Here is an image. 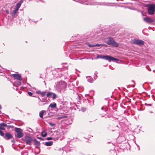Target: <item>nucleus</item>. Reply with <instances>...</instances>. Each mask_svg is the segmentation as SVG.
<instances>
[{
    "instance_id": "obj_1",
    "label": "nucleus",
    "mask_w": 155,
    "mask_h": 155,
    "mask_svg": "<svg viewBox=\"0 0 155 155\" xmlns=\"http://www.w3.org/2000/svg\"><path fill=\"white\" fill-rule=\"evenodd\" d=\"M67 85L65 81H61L56 84V89L60 92H63L65 91Z\"/></svg>"
},
{
    "instance_id": "obj_2",
    "label": "nucleus",
    "mask_w": 155,
    "mask_h": 155,
    "mask_svg": "<svg viewBox=\"0 0 155 155\" xmlns=\"http://www.w3.org/2000/svg\"><path fill=\"white\" fill-rule=\"evenodd\" d=\"M99 58L104 59L107 60L108 61L110 62L111 61H119V59L116 58H114L112 56L108 55L104 56L103 55H97L96 58L95 59H97Z\"/></svg>"
},
{
    "instance_id": "obj_3",
    "label": "nucleus",
    "mask_w": 155,
    "mask_h": 155,
    "mask_svg": "<svg viewBox=\"0 0 155 155\" xmlns=\"http://www.w3.org/2000/svg\"><path fill=\"white\" fill-rule=\"evenodd\" d=\"M106 43L108 45H111L113 46L116 47H117L118 46V44L112 38H109Z\"/></svg>"
},
{
    "instance_id": "obj_4",
    "label": "nucleus",
    "mask_w": 155,
    "mask_h": 155,
    "mask_svg": "<svg viewBox=\"0 0 155 155\" xmlns=\"http://www.w3.org/2000/svg\"><path fill=\"white\" fill-rule=\"evenodd\" d=\"M148 10L149 14L153 15L155 12V5L153 4H149L148 6Z\"/></svg>"
},
{
    "instance_id": "obj_5",
    "label": "nucleus",
    "mask_w": 155,
    "mask_h": 155,
    "mask_svg": "<svg viewBox=\"0 0 155 155\" xmlns=\"http://www.w3.org/2000/svg\"><path fill=\"white\" fill-rule=\"evenodd\" d=\"M15 131L17 133L16 137L18 138H21L24 136V134L22 133L23 130L19 128L16 127L15 130Z\"/></svg>"
},
{
    "instance_id": "obj_6",
    "label": "nucleus",
    "mask_w": 155,
    "mask_h": 155,
    "mask_svg": "<svg viewBox=\"0 0 155 155\" xmlns=\"http://www.w3.org/2000/svg\"><path fill=\"white\" fill-rule=\"evenodd\" d=\"M133 43L139 45H143L144 44V41L141 40L134 39L133 40Z\"/></svg>"
},
{
    "instance_id": "obj_7",
    "label": "nucleus",
    "mask_w": 155,
    "mask_h": 155,
    "mask_svg": "<svg viewBox=\"0 0 155 155\" xmlns=\"http://www.w3.org/2000/svg\"><path fill=\"white\" fill-rule=\"evenodd\" d=\"M24 138V140L26 141L27 144H31V142L32 141L33 139L30 137L26 136Z\"/></svg>"
},
{
    "instance_id": "obj_8",
    "label": "nucleus",
    "mask_w": 155,
    "mask_h": 155,
    "mask_svg": "<svg viewBox=\"0 0 155 155\" xmlns=\"http://www.w3.org/2000/svg\"><path fill=\"white\" fill-rule=\"evenodd\" d=\"M12 137L13 136L11 134L7 132L5 133L3 138L6 140H8L9 139H11Z\"/></svg>"
},
{
    "instance_id": "obj_9",
    "label": "nucleus",
    "mask_w": 155,
    "mask_h": 155,
    "mask_svg": "<svg viewBox=\"0 0 155 155\" xmlns=\"http://www.w3.org/2000/svg\"><path fill=\"white\" fill-rule=\"evenodd\" d=\"M12 76L15 79H16L18 80L19 81H21L22 80V78L21 75L19 74H12Z\"/></svg>"
},
{
    "instance_id": "obj_10",
    "label": "nucleus",
    "mask_w": 155,
    "mask_h": 155,
    "mask_svg": "<svg viewBox=\"0 0 155 155\" xmlns=\"http://www.w3.org/2000/svg\"><path fill=\"white\" fill-rule=\"evenodd\" d=\"M143 19L144 21L147 23H151L154 21L153 20L147 17L144 18H143Z\"/></svg>"
},
{
    "instance_id": "obj_11",
    "label": "nucleus",
    "mask_w": 155,
    "mask_h": 155,
    "mask_svg": "<svg viewBox=\"0 0 155 155\" xmlns=\"http://www.w3.org/2000/svg\"><path fill=\"white\" fill-rule=\"evenodd\" d=\"M7 125L6 124L4 123H2L0 124V130H5V127H7Z\"/></svg>"
},
{
    "instance_id": "obj_12",
    "label": "nucleus",
    "mask_w": 155,
    "mask_h": 155,
    "mask_svg": "<svg viewBox=\"0 0 155 155\" xmlns=\"http://www.w3.org/2000/svg\"><path fill=\"white\" fill-rule=\"evenodd\" d=\"M23 2V0H21L18 3L16 4V7L17 9L18 10L19 9Z\"/></svg>"
},
{
    "instance_id": "obj_13",
    "label": "nucleus",
    "mask_w": 155,
    "mask_h": 155,
    "mask_svg": "<svg viewBox=\"0 0 155 155\" xmlns=\"http://www.w3.org/2000/svg\"><path fill=\"white\" fill-rule=\"evenodd\" d=\"M32 141L34 142V144L36 145H40L39 142L36 139H34L32 140Z\"/></svg>"
},
{
    "instance_id": "obj_14",
    "label": "nucleus",
    "mask_w": 155,
    "mask_h": 155,
    "mask_svg": "<svg viewBox=\"0 0 155 155\" xmlns=\"http://www.w3.org/2000/svg\"><path fill=\"white\" fill-rule=\"evenodd\" d=\"M56 104L55 103H51L49 106V107H50L52 108H54L56 107Z\"/></svg>"
},
{
    "instance_id": "obj_15",
    "label": "nucleus",
    "mask_w": 155,
    "mask_h": 155,
    "mask_svg": "<svg viewBox=\"0 0 155 155\" xmlns=\"http://www.w3.org/2000/svg\"><path fill=\"white\" fill-rule=\"evenodd\" d=\"M45 110H41L39 112V115L40 117L41 118H43V115L44 112H45Z\"/></svg>"
},
{
    "instance_id": "obj_16",
    "label": "nucleus",
    "mask_w": 155,
    "mask_h": 155,
    "mask_svg": "<svg viewBox=\"0 0 155 155\" xmlns=\"http://www.w3.org/2000/svg\"><path fill=\"white\" fill-rule=\"evenodd\" d=\"M18 10L16 8L15 9L13 12L12 13H11V14L12 15V16H14L15 15V14H16L17 11H18Z\"/></svg>"
},
{
    "instance_id": "obj_17",
    "label": "nucleus",
    "mask_w": 155,
    "mask_h": 155,
    "mask_svg": "<svg viewBox=\"0 0 155 155\" xmlns=\"http://www.w3.org/2000/svg\"><path fill=\"white\" fill-rule=\"evenodd\" d=\"M87 80L88 82L90 83H92L93 82V79L91 78L90 77H87Z\"/></svg>"
},
{
    "instance_id": "obj_18",
    "label": "nucleus",
    "mask_w": 155,
    "mask_h": 155,
    "mask_svg": "<svg viewBox=\"0 0 155 155\" xmlns=\"http://www.w3.org/2000/svg\"><path fill=\"white\" fill-rule=\"evenodd\" d=\"M41 135H42V137H45L47 135V132H46V131H42L41 133Z\"/></svg>"
},
{
    "instance_id": "obj_19",
    "label": "nucleus",
    "mask_w": 155,
    "mask_h": 155,
    "mask_svg": "<svg viewBox=\"0 0 155 155\" xmlns=\"http://www.w3.org/2000/svg\"><path fill=\"white\" fill-rule=\"evenodd\" d=\"M40 101L42 102H47V100L46 98H43L42 99H40Z\"/></svg>"
},
{
    "instance_id": "obj_20",
    "label": "nucleus",
    "mask_w": 155,
    "mask_h": 155,
    "mask_svg": "<svg viewBox=\"0 0 155 155\" xmlns=\"http://www.w3.org/2000/svg\"><path fill=\"white\" fill-rule=\"evenodd\" d=\"M52 95V93L51 92H48L47 95V97H51Z\"/></svg>"
},
{
    "instance_id": "obj_21",
    "label": "nucleus",
    "mask_w": 155,
    "mask_h": 155,
    "mask_svg": "<svg viewBox=\"0 0 155 155\" xmlns=\"http://www.w3.org/2000/svg\"><path fill=\"white\" fill-rule=\"evenodd\" d=\"M52 144L53 142L52 141H49L45 143V145H51Z\"/></svg>"
},
{
    "instance_id": "obj_22",
    "label": "nucleus",
    "mask_w": 155,
    "mask_h": 155,
    "mask_svg": "<svg viewBox=\"0 0 155 155\" xmlns=\"http://www.w3.org/2000/svg\"><path fill=\"white\" fill-rule=\"evenodd\" d=\"M67 117V116H61L57 117V119L58 120H59L63 118H66Z\"/></svg>"
},
{
    "instance_id": "obj_23",
    "label": "nucleus",
    "mask_w": 155,
    "mask_h": 155,
    "mask_svg": "<svg viewBox=\"0 0 155 155\" xmlns=\"http://www.w3.org/2000/svg\"><path fill=\"white\" fill-rule=\"evenodd\" d=\"M18 148H19L21 149H23L24 148V147H20V146H14V147H13V148L15 149L16 150V149Z\"/></svg>"
},
{
    "instance_id": "obj_24",
    "label": "nucleus",
    "mask_w": 155,
    "mask_h": 155,
    "mask_svg": "<svg viewBox=\"0 0 155 155\" xmlns=\"http://www.w3.org/2000/svg\"><path fill=\"white\" fill-rule=\"evenodd\" d=\"M46 94V92L45 91H43L41 92L40 94L41 95L42 97H43Z\"/></svg>"
},
{
    "instance_id": "obj_25",
    "label": "nucleus",
    "mask_w": 155,
    "mask_h": 155,
    "mask_svg": "<svg viewBox=\"0 0 155 155\" xmlns=\"http://www.w3.org/2000/svg\"><path fill=\"white\" fill-rule=\"evenodd\" d=\"M0 135L2 137H3L4 135V134L3 132L1 130H0Z\"/></svg>"
},
{
    "instance_id": "obj_26",
    "label": "nucleus",
    "mask_w": 155,
    "mask_h": 155,
    "mask_svg": "<svg viewBox=\"0 0 155 155\" xmlns=\"http://www.w3.org/2000/svg\"><path fill=\"white\" fill-rule=\"evenodd\" d=\"M52 98L53 99H55L56 97V95L55 93H52Z\"/></svg>"
},
{
    "instance_id": "obj_27",
    "label": "nucleus",
    "mask_w": 155,
    "mask_h": 155,
    "mask_svg": "<svg viewBox=\"0 0 155 155\" xmlns=\"http://www.w3.org/2000/svg\"><path fill=\"white\" fill-rule=\"evenodd\" d=\"M15 83L18 85H20L21 84V82L19 81L16 82Z\"/></svg>"
},
{
    "instance_id": "obj_28",
    "label": "nucleus",
    "mask_w": 155,
    "mask_h": 155,
    "mask_svg": "<svg viewBox=\"0 0 155 155\" xmlns=\"http://www.w3.org/2000/svg\"><path fill=\"white\" fill-rule=\"evenodd\" d=\"M49 124L52 127L54 126L55 125V124H54L52 123H49Z\"/></svg>"
},
{
    "instance_id": "obj_29",
    "label": "nucleus",
    "mask_w": 155,
    "mask_h": 155,
    "mask_svg": "<svg viewBox=\"0 0 155 155\" xmlns=\"http://www.w3.org/2000/svg\"><path fill=\"white\" fill-rule=\"evenodd\" d=\"M145 105L148 106H152V104H148L147 103H145Z\"/></svg>"
},
{
    "instance_id": "obj_30",
    "label": "nucleus",
    "mask_w": 155,
    "mask_h": 155,
    "mask_svg": "<svg viewBox=\"0 0 155 155\" xmlns=\"http://www.w3.org/2000/svg\"><path fill=\"white\" fill-rule=\"evenodd\" d=\"M28 94L30 96H31L33 94L32 93L30 92H28Z\"/></svg>"
},
{
    "instance_id": "obj_31",
    "label": "nucleus",
    "mask_w": 155,
    "mask_h": 155,
    "mask_svg": "<svg viewBox=\"0 0 155 155\" xmlns=\"http://www.w3.org/2000/svg\"><path fill=\"white\" fill-rule=\"evenodd\" d=\"M135 146V148L136 149H137L138 150H140V148H139V146Z\"/></svg>"
},
{
    "instance_id": "obj_32",
    "label": "nucleus",
    "mask_w": 155,
    "mask_h": 155,
    "mask_svg": "<svg viewBox=\"0 0 155 155\" xmlns=\"http://www.w3.org/2000/svg\"><path fill=\"white\" fill-rule=\"evenodd\" d=\"M37 150H38L39 151V146H37L36 147L35 151H37Z\"/></svg>"
},
{
    "instance_id": "obj_33",
    "label": "nucleus",
    "mask_w": 155,
    "mask_h": 155,
    "mask_svg": "<svg viewBox=\"0 0 155 155\" xmlns=\"http://www.w3.org/2000/svg\"><path fill=\"white\" fill-rule=\"evenodd\" d=\"M7 127H8V129H9L10 128H13V126H10V125H8V126L7 125Z\"/></svg>"
},
{
    "instance_id": "obj_34",
    "label": "nucleus",
    "mask_w": 155,
    "mask_h": 155,
    "mask_svg": "<svg viewBox=\"0 0 155 155\" xmlns=\"http://www.w3.org/2000/svg\"><path fill=\"white\" fill-rule=\"evenodd\" d=\"M89 46L91 47H95V45H89Z\"/></svg>"
},
{
    "instance_id": "obj_35",
    "label": "nucleus",
    "mask_w": 155,
    "mask_h": 155,
    "mask_svg": "<svg viewBox=\"0 0 155 155\" xmlns=\"http://www.w3.org/2000/svg\"><path fill=\"white\" fill-rule=\"evenodd\" d=\"M47 139L48 140H50L52 139V138L50 137H47Z\"/></svg>"
},
{
    "instance_id": "obj_36",
    "label": "nucleus",
    "mask_w": 155,
    "mask_h": 155,
    "mask_svg": "<svg viewBox=\"0 0 155 155\" xmlns=\"http://www.w3.org/2000/svg\"><path fill=\"white\" fill-rule=\"evenodd\" d=\"M101 45H101V44H97L96 45H95V46H100Z\"/></svg>"
},
{
    "instance_id": "obj_37",
    "label": "nucleus",
    "mask_w": 155,
    "mask_h": 155,
    "mask_svg": "<svg viewBox=\"0 0 155 155\" xmlns=\"http://www.w3.org/2000/svg\"><path fill=\"white\" fill-rule=\"evenodd\" d=\"M41 92L40 91H36V93L38 94H41Z\"/></svg>"
},
{
    "instance_id": "obj_38",
    "label": "nucleus",
    "mask_w": 155,
    "mask_h": 155,
    "mask_svg": "<svg viewBox=\"0 0 155 155\" xmlns=\"http://www.w3.org/2000/svg\"><path fill=\"white\" fill-rule=\"evenodd\" d=\"M81 110L83 112H84L85 110L84 108H82Z\"/></svg>"
},
{
    "instance_id": "obj_39",
    "label": "nucleus",
    "mask_w": 155,
    "mask_h": 155,
    "mask_svg": "<svg viewBox=\"0 0 155 155\" xmlns=\"http://www.w3.org/2000/svg\"><path fill=\"white\" fill-rule=\"evenodd\" d=\"M37 138L39 139H40L41 140H42V138L40 137H38Z\"/></svg>"
},
{
    "instance_id": "obj_40",
    "label": "nucleus",
    "mask_w": 155,
    "mask_h": 155,
    "mask_svg": "<svg viewBox=\"0 0 155 155\" xmlns=\"http://www.w3.org/2000/svg\"><path fill=\"white\" fill-rule=\"evenodd\" d=\"M6 13H7V14H8V13H9L8 11V10H6Z\"/></svg>"
},
{
    "instance_id": "obj_41",
    "label": "nucleus",
    "mask_w": 155,
    "mask_h": 155,
    "mask_svg": "<svg viewBox=\"0 0 155 155\" xmlns=\"http://www.w3.org/2000/svg\"><path fill=\"white\" fill-rule=\"evenodd\" d=\"M131 147L130 146H129V148L130 150V148Z\"/></svg>"
},
{
    "instance_id": "obj_42",
    "label": "nucleus",
    "mask_w": 155,
    "mask_h": 155,
    "mask_svg": "<svg viewBox=\"0 0 155 155\" xmlns=\"http://www.w3.org/2000/svg\"><path fill=\"white\" fill-rule=\"evenodd\" d=\"M2 109V107L1 105H0V109Z\"/></svg>"
},
{
    "instance_id": "obj_43",
    "label": "nucleus",
    "mask_w": 155,
    "mask_h": 155,
    "mask_svg": "<svg viewBox=\"0 0 155 155\" xmlns=\"http://www.w3.org/2000/svg\"><path fill=\"white\" fill-rule=\"evenodd\" d=\"M104 109L103 107H101V110H103Z\"/></svg>"
},
{
    "instance_id": "obj_44",
    "label": "nucleus",
    "mask_w": 155,
    "mask_h": 155,
    "mask_svg": "<svg viewBox=\"0 0 155 155\" xmlns=\"http://www.w3.org/2000/svg\"><path fill=\"white\" fill-rule=\"evenodd\" d=\"M38 98L40 100V99H41L39 97H38Z\"/></svg>"
},
{
    "instance_id": "obj_45",
    "label": "nucleus",
    "mask_w": 155,
    "mask_h": 155,
    "mask_svg": "<svg viewBox=\"0 0 155 155\" xmlns=\"http://www.w3.org/2000/svg\"><path fill=\"white\" fill-rule=\"evenodd\" d=\"M120 138V137H118V139H119Z\"/></svg>"
},
{
    "instance_id": "obj_46",
    "label": "nucleus",
    "mask_w": 155,
    "mask_h": 155,
    "mask_svg": "<svg viewBox=\"0 0 155 155\" xmlns=\"http://www.w3.org/2000/svg\"><path fill=\"white\" fill-rule=\"evenodd\" d=\"M97 73V72L96 71L95 73V74H96Z\"/></svg>"
},
{
    "instance_id": "obj_47",
    "label": "nucleus",
    "mask_w": 155,
    "mask_h": 155,
    "mask_svg": "<svg viewBox=\"0 0 155 155\" xmlns=\"http://www.w3.org/2000/svg\"><path fill=\"white\" fill-rule=\"evenodd\" d=\"M104 111H105V110H106L105 109H104Z\"/></svg>"
},
{
    "instance_id": "obj_48",
    "label": "nucleus",
    "mask_w": 155,
    "mask_h": 155,
    "mask_svg": "<svg viewBox=\"0 0 155 155\" xmlns=\"http://www.w3.org/2000/svg\"><path fill=\"white\" fill-rule=\"evenodd\" d=\"M150 113H152V111H151L150 112Z\"/></svg>"
}]
</instances>
